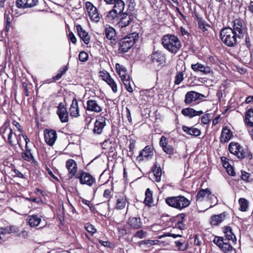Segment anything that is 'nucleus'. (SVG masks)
<instances>
[{
  "label": "nucleus",
  "instance_id": "nucleus-1",
  "mask_svg": "<svg viewBox=\"0 0 253 253\" xmlns=\"http://www.w3.org/2000/svg\"><path fill=\"white\" fill-rule=\"evenodd\" d=\"M139 38V34L136 32H133L128 34L126 37L120 39L119 36H117L115 29L112 27V45H116L117 41L119 42V52L125 53L128 51L136 42Z\"/></svg>",
  "mask_w": 253,
  "mask_h": 253
},
{
  "label": "nucleus",
  "instance_id": "nucleus-2",
  "mask_svg": "<svg viewBox=\"0 0 253 253\" xmlns=\"http://www.w3.org/2000/svg\"><path fill=\"white\" fill-rule=\"evenodd\" d=\"M162 44L166 49L174 55L179 51L182 47L181 41L174 34L164 35L162 38Z\"/></svg>",
  "mask_w": 253,
  "mask_h": 253
},
{
  "label": "nucleus",
  "instance_id": "nucleus-3",
  "mask_svg": "<svg viewBox=\"0 0 253 253\" xmlns=\"http://www.w3.org/2000/svg\"><path fill=\"white\" fill-rule=\"evenodd\" d=\"M228 149L232 154L241 160L246 158L250 162L253 158L251 150L248 147L244 148L238 142H231L228 145Z\"/></svg>",
  "mask_w": 253,
  "mask_h": 253
},
{
  "label": "nucleus",
  "instance_id": "nucleus-4",
  "mask_svg": "<svg viewBox=\"0 0 253 253\" xmlns=\"http://www.w3.org/2000/svg\"><path fill=\"white\" fill-rule=\"evenodd\" d=\"M165 202L168 206L179 211L185 209L191 204V201L181 195L167 197Z\"/></svg>",
  "mask_w": 253,
  "mask_h": 253
},
{
  "label": "nucleus",
  "instance_id": "nucleus-5",
  "mask_svg": "<svg viewBox=\"0 0 253 253\" xmlns=\"http://www.w3.org/2000/svg\"><path fill=\"white\" fill-rule=\"evenodd\" d=\"M220 38L222 42L228 47H234L237 43L238 35L231 28H223L220 32Z\"/></svg>",
  "mask_w": 253,
  "mask_h": 253
},
{
  "label": "nucleus",
  "instance_id": "nucleus-6",
  "mask_svg": "<svg viewBox=\"0 0 253 253\" xmlns=\"http://www.w3.org/2000/svg\"><path fill=\"white\" fill-rule=\"evenodd\" d=\"M233 31L239 39L243 38L248 31L247 25L243 19L236 18L233 21Z\"/></svg>",
  "mask_w": 253,
  "mask_h": 253
},
{
  "label": "nucleus",
  "instance_id": "nucleus-7",
  "mask_svg": "<svg viewBox=\"0 0 253 253\" xmlns=\"http://www.w3.org/2000/svg\"><path fill=\"white\" fill-rule=\"evenodd\" d=\"M213 242L219 247L220 250L224 253H231L234 250L233 247L229 243V241L224 240V237L221 236H215Z\"/></svg>",
  "mask_w": 253,
  "mask_h": 253
},
{
  "label": "nucleus",
  "instance_id": "nucleus-8",
  "mask_svg": "<svg viewBox=\"0 0 253 253\" xmlns=\"http://www.w3.org/2000/svg\"><path fill=\"white\" fill-rule=\"evenodd\" d=\"M154 148L153 145L146 146L141 150L138 156L136 157V161L141 162L151 160L154 156Z\"/></svg>",
  "mask_w": 253,
  "mask_h": 253
},
{
  "label": "nucleus",
  "instance_id": "nucleus-9",
  "mask_svg": "<svg viewBox=\"0 0 253 253\" xmlns=\"http://www.w3.org/2000/svg\"><path fill=\"white\" fill-rule=\"evenodd\" d=\"M150 56L151 61L157 66H163L166 63V55L162 51L159 50L156 51L153 50Z\"/></svg>",
  "mask_w": 253,
  "mask_h": 253
},
{
  "label": "nucleus",
  "instance_id": "nucleus-10",
  "mask_svg": "<svg viewBox=\"0 0 253 253\" xmlns=\"http://www.w3.org/2000/svg\"><path fill=\"white\" fill-rule=\"evenodd\" d=\"M112 4H114L113 8L112 9V18L115 20V18L122 13L125 7V2L122 0H112Z\"/></svg>",
  "mask_w": 253,
  "mask_h": 253
},
{
  "label": "nucleus",
  "instance_id": "nucleus-11",
  "mask_svg": "<svg viewBox=\"0 0 253 253\" xmlns=\"http://www.w3.org/2000/svg\"><path fill=\"white\" fill-rule=\"evenodd\" d=\"M152 173H150L149 176L153 181L159 182L161 181L162 176V169L160 164L155 162L151 169Z\"/></svg>",
  "mask_w": 253,
  "mask_h": 253
},
{
  "label": "nucleus",
  "instance_id": "nucleus-12",
  "mask_svg": "<svg viewBox=\"0 0 253 253\" xmlns=\"http://www.w3.org/2000/svg\"><path fill=\"white\" fill-rule=\"evenodd\" d=\"M160 146L162 147L164 152L168 155H172L175 153V149L173 147L168 144V138L163 135L159 141Z\"/></svg>",
  "mask_w": 253,
  "mask_h": 253
},
{
  "label": "nucleus",
  "instance_id": "nucleus-13",
  "mask_svg": "<svg viewBox=\"0 0 253 253\" xmlns=\"http://www.w3.org/2000/svg\"><path fill=\"white\" fill-rule=\"evenodd\" d=\"M76 178L80 179V182L82 184H86L91 186L95 182V179L88 173L81 172L76 176Z\"/></svg>",
  "mask_w": 253,
  "mask_h": 253
},
{
  "label": "nucleus",
  "instance_id": "nucleus-14",
  "mask_svg": "<svg viewBox=\"0 0 253 253\" xmlns=\"http://www.w3.org/2000/svg\"><path fill=\"white\" fill-rule=\"evenodd\" d=\"M85 7L90 20L95 22H98L99 21L100 17L97 8L90 2H86Z\"/></svg>",
  "mask_w": 253,
  "mask_h": 253
},
{
  "label": "nucleus",
  "instance_id": "nucleus-15",
  "mask_svg": "<svg viewBox=\"0 0 253 253\" xmlns=\"http://www.w3.org/2000/svg\"><path fill=\"white\" fill-rule=\"evenodd\" d=\"M44 135L45 142L49 146H52L57 139V133L53 129H46L44 131Z\"/></svg>",
  "mask_w": 253,
  "mask_h": 253
},
{
  "label": "nucleus",
  "instance_id": "nucleus-16",
  "mask_svg": "<svg viewBox=\"0 0 253 253\" xmlns=\"http://www.w3.org/2000/svg\"><path fill=\"white\" fill-rule=\"evenodd\" d=\"M38 0H16L15 5L18 8L24 9L36 6L38 3Z\"/></svg>",
  "mask_w": 253,
  "mask_h": 253
},
{
  "label": "nucleus",
  "instance_id": "nucleus-17",
  "mask_svg": "<svg viewBox=\"0 0 253 253\" xmlns=\"http://www.w3.org/2000/svg\"><path fill=\"white\" fill-rule=\"evenodd\" d=\"M222 231L224 234V240L228 241H231L233 244H236L237 238L234 233L232 228L229 226H224L222 227Z\"/></svg>",
  "mask_w": 253,
  "mask_h": 253
},
{
  "label": "nucleus",
  "instance_id": "nucleus-18",
  "mask_svg": "<svg viewBox=\"0 0 253 253\" xmlns=\"http://www.w3.org/2000/svg\"><path fill=\"white\" fill-rule=\"evenodd\" d=\"M186 213L184 212L180 213L175 217V226L176 228L183 230L187 228L186 221Z\"/></svg>",
  "mask_w": 253,
  "mask_h": 253
},
{
  "label": "nucleus",
  "instance_id": "nucleus-19",
  "mask_svg": "<svg viewBox=\"0 0 253 253\" xmlns=\"http://www.w3.org/2000/svg\"><path fill=\"white\" fill-rule=\"evenodd\" d=\"M57 114L62 123H67L69 120L67 109L63 103H60L57 106Z\"/></svg>",
  "mask_w": 253,
  "mask_h": 253
},
{
  "label": "nucleus",
  "instance_id": "nucleus-20",
  "mask_svg": "<svg viewBox=\"0 0 253 253\" xmlns=\"http://www.w3.org/2000/svg\"><path fill=\"white\" fill-rule=\"evenodd\" d=\"M66 167L68 170V177L69 179H72L77 171V164L75 161L72 159L68 160L66 163Z\"/></svg>",
  "mask_w": 253,
  "mask_h": 253
},
{
  "label": "nucleus",
  "instance_id": "nucleus-21",
  "mask_svg": "<svg viewBox=\"0 0 253 253\" xmlns=\"http://www.w3.org/2000/svg\"><path fill=\"white\" fill-rule=\"evenodd\" d=\"M118 17H120V21L117 22L116 26L119 28H123L128 25L132 20L131 15H129L126 13H123L119 15Z\"/></svg>",
  "mask_w": 253,
  "mask_h": 253
},
{
  "label": "nucleus",
  "instance_id": "nucleus-22",
  "mask_svg": "<svg viewBox=\"0 0 253 253\" xmlns=\"http://www.w3.org/2000/svg\"><path fill=\"white\" fill-rule=\"evenodd\" d=\"M233 137V132L228 126H223L219 138L220 142L225 143L228 142Z\"/></svg>",
  "mask_w": 253,
  "mask_h": 253
},
{
  "label": "nucleus",
  "instance_id": "nucleus-23",
  "mask_svg": "<svg viewBox=\"0 0 253 253\" xmlns=\"http://www.w3.org/2000/svg\"><path fill=\"white\" fill-rule=\"evenodd\" d=\"M191 69L195 72H200L205 75L208 74L212 72V69L210 67L204 65L199 62L192 64Z\"/></svg>",
  "mask_w": 253,
  "mask_h": 253
},
{
  "label": "nucleus",
  "instance_id": "nucleus-24",
  "mask_svg": "<svg viewBox=\"0 0 253 253\" xmlns=\"http://www.w3.org/2000/svg\"><path fill=\"white\" fill-rule=\"evenodd\" d=\"M181 112L184 116L189 117V118L201 116L204 113L202 110L196 111L191 107L183 108L182 109Z\"/></svg>",
  "mask_w": 253,
  "mask_h": 253
},
{
  "label": "nucleus",
  "instance_id": "nucleus-25",
  "mask_svg": "<svg viewBox=\"0 0 253 253\" xmlns=\"http://www.w3.org/2000/svg\"><path fill=\"white\" fill-rule=\"evenodd\" d=\"M115 199L116 200L115 208L118 210L124 209L127 202L126 195L123 193H119L116 195Z\"/></svg>",
  "mask_w": 253,
  "mask_h": 253
},
{
  "label": "nucleus",
  "instance_id": "nucleus-26",
  "mask_svg": "<svg viewBox=\"0 0 253 253\" xmlns=\"http://www.w3.org/2000/svg\"><path fill=\"white\" fill-rule=\"evenodd\" d=\"M227 213L223 211L222 213L212 215L210 219V223L211 225L217 226L223 222L226 219Z\"/></svg>",
  "mask_w": 253,
  "mask_h": 253
},
{
  "label": "nucleus",
  "instance_id": "nucleus-27",
  "mask_svg": "<svg viewBox=\"0 0 253 253\" xmlns=\"http://www.w3.org/2000/svg\"><path fill=\"white\" fill-rule=\"evenodd\" d=\"M130 228L138 229L142 227V222L139 217H130L127 221Z\"/></svg>",
  "mask_w": 253,
  "mask_h": 253
},
{
  "label": "nucleus",
  "instance_id": "nucleus-28",
  "mask_svg": "<svg viewBox=\"0 0 253 253\" xmlns=\"http://www.w3.org/2000/svg\"><path fill=\"white\" fill-rule=\"evenodd\" d=\"M76 28L79 36L85 44H88L90 42V37L88 33L83 29L81 25L79 24L76 25Z\"/></svg>",
  "mask_w": 253,
  "mask_h": 253
},
{
  "label": "nucleus",
  "instance_id": "nucleus-29",
  "mask_svg": "<svg viewBox=\"0 0 253 253\" xmlns=\"http://www.w3.org/2000/svg\"><path fill=\"white\" fill-rule=\"evenodd\" d=\"M27 221L31 227H36L40 225L42 218L41 216L38 215H30L28 216Z\"/></svg>",
  "mask_w": 253,
  "mask_h": 253
},
{
  "label": "nucleus",
  "instance_id": "nucleus-30",
  "mask_svg": "<svg viewBox=\"0 0 253 253\" xmlns=\"http://www.w3.org/2000/svg\"><path fill=\"white\" fill-rule=\"evenodd\" d=\"M116 69L121 79L124 82H127L129 76L127 73L126 69L119 63L116 64Z\"/></svg>",
  "mask_w": 253,
  "mask_h": 253
},
{
  "label": "nucleus",
  "instance_id": "nucleus-31",
  "mask_svg": "<svg viewBox=\"0 0 253 253\" xmlns=\"http://www.w3.org/2000/svg\"><path fill=\"white\" fill-rule=\"evenodd\" d=\"M211 194V192L209 188L201 189L198 192L196 195V200L197 202H202L204 201L205 198H209Z\"/></svg>",
  "mask_w": 253,
  "mask_h": 253
},
{
  "label": "nucleus",
  "instance_id": "nucleus-32",
  "mask_svg": "<svg viewBox=\"0 0 253 253\" xmlns=\"http://www.w3.org/2000/svg\"><path fill=\"white\" fill-rule=\"evenodd\" d=\"M182 129L187 134L195 137L199 136L201 134V130L194 126L188 127L186 126H182Z\"/></svg>",
  "mask_w": 253,
  "mask_h": 253
},
{
  "label": "nucleus",
  "instance_id": "nucleus-33",
  "mask_svg": "<svg viewBox=\"0 0 253 253\" xmlns=\"http://www.w3.org/2000/svg\"><path fill=\"white\" fill-rule=\"evenodd\" d=\"M69 112L72 117H78L80 116L78 103L76 98L73 99Z\"/></svg>",
  "mask_w": 253,
  "mask_h": 253
},
{
  "label": "nucleus",
  "instance_id": "nucleus-34",
  "mask_svg": "<svg viewBox=\"0 0 253 253\" xmlns=\"http://www.w3.org/2000/svg\"><path fill=\"white\" fill-rule=\"evenodd\" d=\"M86 110L95 112H100L102 110L101 107L98 104L97 101L94 100H89L86 103Z\"/></svg>",
  "mask_w": 253,
  "mask_h": 253
},
{
  "label": "nucleus",
  "instance_id": "nucleus-35",
  "mask_svg": "<svg viewBox=\"0 0 253 253\" xmlns=\"http://www.w3.org/2000/svg\"><path fill=\"white\" fill-rule=\"evenodd\" d=\"M244 122L249 127H253V108L248 109L245 112Z\"/></svg>",
  "mask_w": 253,
  "mask_h": 253
},
{
  "label": "nucleus",
  "instance_id": "nucleus-36",
  "mask_svg": "<svg viewBox=\"0 0 253 253\" xmlns=\"http://www.w3.org/2000/svg\"><path fill=\"white\" fill-rule=\"evenodd\" d=\"M145 199L144 203L146 206L151 207L154 206V202L153 199V191L150 190L149 188H148L145 193Z\"/></svg>",
  "mask_w": 253,
  "mask_h": 253
},
{
  "label": "nucleus",
  "instance_id": "nucleus-37",
  "mask_svg": "<svg viewBox=\"0 0 253 253\" xmlns=\"http://www.w3.org/2000/svg\"><path fill=\"white\" fill-rule=\"evenodd\" d=\"M195 91H188L185 96L184 103L187 105H192V103L197 101Z\"/></svg>",
  "mask_w": 253,
  "mask_h": 253
},
{
  "label": "nucleus",
  "instance_id": "nucleus-38",
  "mask_svg": "<svg viewBox=\"0 0 253 253\" xmlns=\"http://www.w3.org/2000/svg\"><path fill=\"white\" fill-rule=\"evenodd\" d=\"M244 36H245V44L250 49L253 46V31L250 32L247 31Z\"/></svg>",
  "mask_w": 253,
  "mask_h": 253
},
{
  "label": "nucleus",
  "instance_id": "nucleus-39",
  "mask_svg": "<svg viewBox=\"0 0 253 253\" xmlns=\"http://www.w3.org/2000/svg\"><path fill=\"white\" fill-rule=\"evenodd\" d=\"M105 125V122L104 119H101L100 120H96L94 123L93 132L94 133L100 134L102 132V128Z\"/></svg>",
  "mask_w": 253,
  "mask_h": 253
},
{
  "label": "nucleus",
  "instance_id": "nucleus-40",
  "mask_svg": "<svg viewBox=\"0 0 253 253\" xmlns=\"http://www.w3.org/2000/svg\"><path fill=\"white\" fill-rule=\"evenodd\" d=\"M1 129L2 130V133L4 134L5 133H7V142L9 144L10 146H13L14 145V142L12 139L13 135V131L12 129L8 126H3L1 127Z\"/></svg>",
  "mask_w": 253,
  "mask_h": 253
},
{
  "label": "nucleus",
  "instance_id": "nucleus-41",
  "mask_svg": "<svg viewBox=\"0 0 253 253\" xmlns=\"http://www.w3.org/2000/svg\"><path fill=\"white\" fill-rule=\"evenodd\" d=\"M175 245L178 251H184L189 247L188 242L185 239L175 241Z\"/></svg>",
  "mask_w": 253,
  "mask_h": 253
},
{
  "label": "nucleus",
  "instance_id": "nucleus-42",
  "mask_svg": "<svg viewBox=\"0 0 253 253\" xmlns=\"http://www.w3.org/2000/svg\"><path fill=\"white\" fill-rule=\"evenodd\" d=\"M198 25L200 29H201L203 32H205L208 31L207 27L210 28L211 25L207 23L206 21L201 17H198Z\"/></svg>",
  "mask_w": 253,
  "mask_h": 253
},
{
  "label": "nucleus",
  "instance_id": "nucleus-43",
  "mask_svg": "<svg viewBox=\"0 0 253 253\" xmlns=\"http://www.w3.org/2000/svg\"><path fill=\"white\" fill-rule=\"evenodd\" d=\"M211 114L206 113L199 118L198 122L199 123L201 121L203 126L207 125L208 126L211 121Z\"/></svg>",
  "mask_w": 253,
  "mask_h": 253
},
{
  "label": "nucleus",
  "instance_id": "nucleus-44",
  "mask_svg": "<svg viewBox=\"0 0 253 253\" xmlns=\"http://www.w3.org/2000/svg\"><path fill=\"white\" fill-rule=\"evenodd\" d=\"M12 19V15L10 12L5 11L4 13V22L6 23L5 30L6 31H9Z\"/></svg>",
  "mask_w": 253,
  "mask_h": 253
},
{
  "label": "nucleus",
  "instance_id": "nucleus-45",
  "mask_svg": "<svg viewBox=\"0 0 253 253\" xmlns=\"http://www.w3.org/2000/svg\"><path fill=\"white\" fill-rule=\"evenodd\" d=\"M240 205L239 210L241 211H246L249 207V202L244 198H241L239 200Z\"/></svg>",
  "mask_w": 253,
  "mask_h": 253
},
{
  "label": "nucleus",
  "instance_id": "nucleus-46",
  "mask_svg": "<svg viewBox=\"0 0 253 253\" xmlns=\"http://www.w3.org/2000/svg\"><path fill=\"white\" fill-rule=\"evenodd\" d=\"M241 173L240 178L241 180L245 182H251L252 181V178H251L252 175L250 173L243 170L241 171Z\"/></svg>",
  "mask_w": 253,
  "mask_h": 253
},
{
  "label": "nucleus",
  "instance_id": "nucleus-47",
  "mask_svg": "<svg viewBox=\"0 0 253 253\" xmlns=\"http://www.w3.org/2000/svg\"><path fill=\"white\" fill-rule=\"evenodd\" d=\"M193 244L194 246L200 247L203 243V238L201 234H194Z\"/></svg>",
  "mask_w": 253,
  "mask_h": 253
},
{
  "label": "nucleus",
  "instance_id": "nucleus-48",
  "mask_svg": "<svg viewBox=\"0 0 253 253\" xmlns=\"http://www.w3.org/2000/svg\"><path fill=\"white\" fill-rule=\"evenodd\" d=\"M100 76L103 80L111 86V76L108 72L105 71H101L100 72Z\"/></svg>",
  "mask_w": 253,
  "mask_h": 253
},
{
  "label": "nucleus",
  "instance_id": "nucleus-49",
  "mask_svg": "<svg viewBox=\"0 0 253 253\" xmlns=\"http://www.w3.org/2000/svg\"><path fill=\"white\" fill-rule=\"evenodd\" d=\"M67 70L68 67L67 66H64L59 70V73L56 76L53 77V79L54 81H57L59 80L61 78L62 76L65 74Z\"/></svg>",
  "mask_w": 253,
  "mask_h": 253
},
{
  "label": "nucleus",
  "instance_id": "nucleus-50",
  "mask_svg": "<svg viewBox=\"0 0 253 253\" xmlns=\"http://www.w3.org/2000/svg\"><path fill=\"white\" fill-rule=\"evenodd\" d=\"M22 158L27 161H35V159L31 153V151H25L24 152L22 153Z\"/></svg>",
  "mask_w": 253,
  "mask_h": 253
},
{
  "label": "nucleus",
  "instance_id": "nucleus-51",
  "mask_svg": "<svg viewBox=\"0 0 253 253\" xmlns=\"http://www.w3.org/2000/svg\"><path fill=\"white\" fill-rule=\"evenodd\" d=\"M183 76L184 73L183 71L177 72L175 77L174 84H179L183 80Z\"/></svg>",
  "mask_w": 253,
  "mask_h": 253
},
{
  "label": "nucleus",
  "instance_id": "nucleus-52",
  "mask_svg": "<svg viewBox=\"0 0 253 253\" xmlns=\"http://www.w3.org/2000/svg\"><path fill=\"white\" fill-rule=\"evenodd\" d=\"M111 29V26L108 25H106L105 26V37L107 38V41H105V44L109 45V41L111 40V36H110V33L111 32L110 31Z\"/></svg>",
  "mask_w": 253,
  "mask_h": 253
},
{
  "label": "nucleus",
  "instance_id": "nucleus-53",
  "mask_svg": "<svg viewBox=\"0 0 253 253\" xmlns=\"http://www.w3.org/2000/svg\"><path fill=\"white\" fill-rule=\"evenodd\" d=\"M88 54L84 51H81L79 55V59L80 61L85 62L88 59Z\"/></svg>",
  "mask_w": 253,
  "mask_h": 253
},
{
  "label": "nucleus",
  "instance_id": "nucleus-54",
  "mask_svg": "<svg viewBox=\"0 0 253 253\" xmlns=\"http://www.w3.org/2000/svg\"><path fill=\"white\" fill-rule=\"evenodd\" d=\"M147 235V232L143 230H138L135 234L134 235V236L136 238H138L140 239H142L145 238Z\"/></svg>",
  "mask_w": 253,
  "mask_h": 253
},
{
  "label": "nucleus",
  "instance_id": "nucleus-55",
  "mask_svg": "<svg viewBox=\"0 0 253 253\" xmlns=\"http://www.w3.org/2000/svg\"><path fill=\"white\" fill-rule=\"evenodd\" d=\"M243 5V0H232L231 6L239 8Z\"/></svg>",
  "mask_w": 253,
  "mask_h": 253
},
{
  "label": "nucleus",
  "instance_id": "nucleus-56",
  "mask_svg": "<svg viewBox=\"0 0 253 253\" xmlns=\"http://www.w3.org/2000/svg\"><path fill=\"white\" fill-rule=\"evenodd\" d=\"M126 2L128 4V9L131 11H133L136 6L134 0H127Z\"/></svg>",
  "mask_w": 253,
  "mask_h": 253
},
{
  "label": "nucleus",
  "instance_id": "nucleus-57",
  "mask_svg": "<svg viewBox=\"0 0 253 253\" xmlns=\"http://www.w3.org/2000/svg\"><path fill=\"white\" fill-rule=\"evenodd\" d=\"M225 169H226V171L229 175L232 176H236V172L234 170V168L233 166H231V165Z\"/></svg>",
  "mask_w": 253,
  "mask_h": 253
},
{
  "label": "nucleus",
  "instance_id": "nucleus-58",
  "mask_svg": "<svg viewBox=\"0 0 253 253\" xmlns=\"http://www.w3.org/2000/svg\"><path fill=\"white\" fill-rule=\"evenodd\" d=\"M85 229L89 233L93 234V233L96 232V229L94 228V227L90 224H87L85 225Z\"/></svg>",
  "mask_w": 253,
  "mask_h": 253
},
{
  "label": "nucleus",
  "instance_id": "nucleus-59",
  "mask_svg": "<svg viewBox=\"0 0 253 253\" xmlns=\"http://www.w3.org/2000/svg\"><path fill=\"white\" fill-rule=\"evenodd\" d=\"M180 31L181 36H187V38L190 36V34L188 32L186 29L183 27H180Z\"/></svg>",
  "mask_w": 253,
  "mask_h": 253
},
{
  "label": "nucleus",
  "instance_id": "nucleus-60",
  "mask_svg": "<svg viewBox=\"0 0 253 253\" xmlns=\"http://www.w3.org/2000/svg\"><path fill=\"white\" fill-rule=\"evenodd\" d=\"M221 161L223 167L225 168L230 165L228 159L226 157H222L221 158Z\"/></svg>",
  "mask_w": 253,
  "mask_h": 253
},
{
  "label": "nucleus",
  "instance_id": "nucleus-61",
  "mask_svg": "<svg viewBox=\"0 0 253 253\" xmlns=\"http://www.w3.org/2000/svg\"><path fill=\"white\" fill-rule=\"evenodd\" d=\"M69 40L74 44L77 42V39L72 32H70L68 35Z\"/></svg>",
  "mask_w": 253,
  "mask_h": 253
},
{
  "label": "nucleus",
  "instance_id": "nucleus-62",
  "mask_svg": "<svg viewBox=\"0 0 253 253\" xmlns=\"http://www.w3.org/2000/svg\"><path fill=\"white\" fill-rule=\"evenodd\" d=\"M166 236L172 237L173 238H176V237H182V236L179 234H175L168 233V234H167V235L164 234L163 235L160 236L159 238L161 239V238L166 237Z\"/></svg>",
  "mask_w": 253,
  "mask_h": 253
},
{
  "label": "nucleus",
  "instance_id": "nucleus-63",
  "mask_svg": "<svg viewBox=\"0 0 253 253\" xmlns=\"http://www.w3.org/2000/svg\"><path fill=\"white\" fill-rule=\"evenodd\" d=\"M129 79L128 80L127 82H126V83H124V84L126 86V90L129 92H132L133 91V89H132V87L131 86L130 84H129Z\"/></svg>",
  "mask_w": 253,
  "mask_h": 253
},
{
  "label": "nucleus",
  "instance_id": "nucleus-64",
  "mask_svg": "<svg viewBox=\"0 0 253 253\" xmlns=\"http://www.w3.org/2000/svg\"><path fill=\"white\" fill-rule=\"evenodd\" d=\"M12 124L15 126V127L17 128L18 130L20 132H22L23 130H22V128L20 126V125L19 124V123H18L17 121L14 120L13 122H12Z\"/></svg>",
  "mask_w": 253,
  "mask_h": 253
}]
</instances>
